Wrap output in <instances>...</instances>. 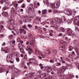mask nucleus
<instances>
[{"label": "nucleus", "mask_w": 79, "mask_h": 79, "mask_svg": "<svg viewBox=\"0 0 79 79\" xmlns=\"http://www.w3.org/2000/svg\"><path fill=\"white\" fill-rule=\"evenodd\" d=\"M40 77L41 79H52V76L50 75L48 73H44L40 75Z\"/></svg>", "instance_id": "1"}, {"label": "nucleus", "mask_w": 79, "mask_h": 79, "mask_svg": "<svg viewBox=\"0 0 79 79\" xmlns=\"http://www.w3.org/2000/svg\"><path fill=\"white\" fill-rule=\"evenodd\" d=\"M67 69V67L66 66H62L61 69L59 70L57 72V73H60V74H62V73H64L65 71Z\"/></svg>", "instance_id": "2"}, {"label": "nucleus", "mask_w": 79, "mask_h": 79, "mask_svg": "<svg viewBox=\"0 0 79 79\" xmlns=\"http://www.w3.org/2000/svg\"><path fill=\"white\" fill-rule=\"evenodd\" d=\"M51 27L55 29L56 31L58 29V26L57 25L55 24V22L53 21H51Z\"/></svg>", "instance_id": "3"}, {"label": "nucleus", "mask_w": 79, "mask_h": 79, "mask_svg": "<svg viewBox=\"0 0 79 79\" xmlns=\"http://www.w3.org/2000/svg\"><path fill=\"white\" fill-rule=\"evenodd\" d=\"M67 33L69 35H71L73 32V30L70 28H67Z\"/></svg>", "instance_id": "4"}, {"label": "nucleus", "mask_w": 79, "mask_h": 79, "mask_svg": "<svg viewBox=\"0 0 79 79\" xmlns=\"http://www.w3.org/2000/svg\"><path fill=\"white\" fill-rule=\"evenodd\" d=\"M35 23H41V18L40 17H37L35 18Z\"/></svg>", "instance_id": "5"}, {"label": "nucleus", "mask_w": 79, "mask_h": 79, "mask_svg": "<svg viewBox=\"0 0 79 79\" xmlns=\"http://www.w3.org/2000/svg\"><path fill=\"white\" fill-rule=\"evenodd\" d=\"M65 14H66V15H68V16H69L70 15H72V11L70 10H65Z\"/></svg>", "instance_id": "6"}, {"label": "nucleus", "mask_w": 79, "mask_h": 79, "mask_svg": "<svg viewBox=\"0 0 79 79\" xmlns=\"http://www.w3.org/2000/svg\"><path fill=\"white\" fill-rule=\"evenodd\" d=\"M4 52H5L6 53H10V49H9V47L7 46L4 48Z\"/></svg>", "instance_id": "7"}, {"label": "nucleus", "mask_w": 79, "mask_h": 79, "mask_svg": "<svg viewBox=\"0 0 79 79\" xmlns=\"http://www.w3.org/2000/svg\"><path fill=\"white\" fill-rule=\"evenodd\" d=\"M1 14L4 17H5V18L8 17V12H3Z\"/></svg>", "instance_id": "8"}, {"label": "nucleus", "mask_w": 79, "mask_h": 79, "mask_svg": "<svg viewBox=\"0 0 79 79\" xmlns=\"http://www.w3.org/2000/svg\"><path fill=\"white\" fill-rule=\"evenodd\" d=\"M16 41L15 40H13L12 41L10 40V45L12 47H14L15 45Z\"/></svg>", "instance_id": "9"}, {"label": "nucleus", "mask_w": 79, "mask_h": 79, "mask_svg": "<svg viewBox=\"0 0 79 79\" xmlns=\"http://www.w3.org/2000/svg\"><path fill=\"white\" fill-rule=\"evenodd\" d=\"M54 19L56 22L58 23V24H59V23H61V20L59 18H55Z\"/></svg>", "instance_id": "10"}, {"label": "nucleus", "mask_w": 79, "mask_h": 79, "mask_svg": "<svg viewBox=\"0 0 79 79\" xmlns=\"http://www.w3.org/2000/svg\"><path fill=\"white\" fill-rule=\"evenodd\" d=\"M55 8H58L60 6V2H58L55 4Z\"/></svg>", "instance_id": "11"}, {"label": "nucleus", "mask_w": 79, "mask_h": 79, "mask_svg": "<svg viewBox=\"0 0 79 79\" xmlns=\"http://www.w3.org/2000/svg\"><path fill=\"white\" fill-rule=\"evenodd\" d=\"M60 44H63L64 45H67V43L65 42L62 40H60Z\"/></svg>", "instance_id": "12"}, {"label": "nucleus", "mask_w": 79, "mask_h": 79, "mask_svg": "<svg viewBox=\"0 0 79 79\" xmlns=\"http://www.w3.org/2000/svg\"><path fill=\"white\" fill-rule=\"evenodd\" d=\"M52 70V68L51 67H48L47 68V73H50Z\"/></svg>", "instance_id": "13"}, {"label": "nucleus", "mask_w": 79, "mask_h": 79, "mask_svg": "<svg viewBox=\"0 0 79 79\" xmlns=\"http://www.w3.org/2000/svg\"><path fill=\"white\" fill-rule=\"evenodd\" d=\"M73 77L74 75L70 74L69 75L67 79H73Z\"/></svg>", "instance_id": "14"}, {"label": "nucleus", "mask_w": 79, "mask_h": 79, "mask_svg": "<svg viewBox=\"0 0 79 79\" xmlns=\"http://www.w3.org/2000/svg\"><path fill=\"white\" fill-rule=\"evenodd\" d=\"M25 76L27 77V78L28 79H30L31 78H32V76H31L30 74H28L25 75Z\"/></svg>", "instance_id": "15"}, {"label": "nucleus", "mask_w": 79, "mask_h": 79, "mask_svg": "<svg viewBox=\"0 0 79 79\" xmlns=\"http://www.w3.org/2000/svg\"><path fill=\"white\" fill-rule=\"evenodd\" d=\"M6 70V68H2L0 69V73H2Z\"/></svg>", "instance_id": "16"}, {"label": "nucleus", "mask_w": 79, "mask_h": 79, "mask_svg": "<svg viewBox=\"0 0 79 79\" xmlns=\"http://www.w3.org/2000/svg\"><path fill=\"white\" fill-rule=\"evenodd\" d=\"M59 30L60 31H61L62 32H64L65 31V30H64V28L63 27H60L59 28Z\"/></svg>", "instance_id": "17"}, {"label": "nucleus", "mask_w": 79, "mask_h": 79, "mask_svg": "<svg viewBox=\"0 0 79 79\" xmlns=\"http://www.w3.org/2000/svg\"><path fill=\"white\" fill-rule=\"evenodd\" d=\"M61 22H62V23H63L64 22H67V20L64 18V17H63V18H62V19H61Z\"/></svg>", "instance_id": "18"}, {"label": "nucleus", "mask_w": 79, "mask_h": 79, "mask_svg": "<svg viewBox=\"0 0 79 79\" xmlns=\"http://www.w3.org/2000/svg\"><path fill=\"white\" fill-rule=\"evenodd\" d=\"M11 12L12 14H16V13H17V10H12Z\"/></svg>", "instance_id": "19"}, {"label": "nucleus", "mask_w": 79, "mask_h": 79, "mask_svg": "<svg viewBox=\"0 0 79 79\" xmlns=\"http://www.w3.org/2000/svg\"><path fill=\"white\" fill-rule=\"evenodd\" d=\"M52 69L53 71H56L57 69V68L56 67V66L55 65H53L52 67Z\"/></svg>", "instance_id": "20"}, {"label": "nucleus", "mask_w": 79, "mask_h": 79, "mask_svg": "<svg viewBox=\"0 0 79 79\" xmlns=\"http://www.w3.org/2000/svg\"><path fill=\"white\" fill-rule=\"evenodd\" d=\"M34 45V43L32 42H31L30 43V45H29V46L30 47H33Z\"/></svg>", "instance_id": "21"}, {"label": "nucleus", "mask_w": 79, "mask_h": 79, "mask_svg": "<svg viewBox=\"0 0 79 79\" xmlns=\"http://www.w3.org/2000/svg\"><path fill=\"white\" fill-rule=\"evenodd\" d=\"M59 49L60 50H64V49H65V47L63 46H60L59 47Z\"/></svg>", "instance_id": "22"}, {"label": "nucleus", "mask_w": 79, "mask_h": 79, "mask_svg": "<svg viewBox=\"0 0 79 79\" xmlns=\"http://www.w3.org/2000/svg\"><path fill=\"white\" fill-rule=\"evenodd\" d=\"M9 24H14V21L12 19H10L9 21Z\"/></svg>", "instance_id": "23"}, {"label": "nucleus", "mask_w": 79, "mask_h": 79, "mask_svg": "<svg viewBox=\"0 0 79 79\" xmlns=\"http://www.w3.org/2000/svg\"><path fill=\"white\" fill-rule=\"evenodd\" d=\"M35 59H31L30 60V61L31 62V63H33L35 62Z\"/></svg>", "instance_id": "24"}, {"label": "nucleus", "mask_w": 79, "mask_h": 79, "mask_svg": "<svg viewBox=\"0 0 79 79\" xmlns=\"http://www.w3.org/2000/svg\"><path fill=\"white\" fill-rule=\"evenodd\" d=\"M24 30H25L23 29H20L19 32L20 34H22V33H23L24 31Z\"/></svg>", "instance_id": "25"}, {"label": "nucleus", "mask_w": 79, "mask_h": 79, "mask_svg": "<svg viewBox=\"0 0 79 79\" xmlns=\"http://www.w3.org/2000/svg\"><path fill=\"white\" fill-rule=\"evenodd\" d=\"M19 49L20 50L21 53H24V48H21Z\"/></svg>", "instance_id": "26"}, {"label": "nucleus", "mask_w": 79, "mask_h": 79, "mask_svg": "<svg viewBox=\"0 0 79 79\" xmlns=\"http://www.w3.org/2000/svg\"><path fill=\"white\" fill-rule=\"evenodd\" d=\"M26 10L27 13H29V11H30V7H28L26 9Z\"/></svg>", "instance_id": "27"}, {"label": "nucleus", "mask_w": 79, "mask_h": 79, "mask_svg": "<svg viewBox=\"0 0 79 79\" xmlns=\"http://www.w3.org/2000/svg\"><path fill=\"white\" fill-rule=\"evenodd\" d=\"M23 45V44L21 43H19L18 44V48H19V49L20 48H21V47H22V46Z\"/></svg>", "instance_id": "28"}, {"label": "nucleus", "mask_w": 79, "mask_h": 79, "mask_svg": "<svg viewBox=\"0 0 79 79\" xmlns=\"http://www.w3.org/2000/svg\"><path fill=\"white\" fill-rule=\"evenodd\" d=\"M12 60L11 58L10 57L8 56H7V61H10V60Z\"/></svg>", "instance_id": "29"}, {"label": "nucleus", "mask_w": 79, "mask_h": 79, "mask_svg": "<svg viewBox=\"0 0 79 79\" xmlns=\"http://www.w3.org/2000/svg\"><path fill=\"white\" fill-rule=\"evenodd\" d=\"M47 12V10H43L42 11L43 15H45L46 13Z\"/></svg>", "instance_id": "30"}, {"label": "nucleus", "mask_w": 79, "mask_h": 79, "mask_svg": "<svg viewBox=\"0 0 79 79\" xmlns=\"http://www.w3.org/2000/svg\"><path fill=\"white\" fill-rule=\"evenodd\" d=\"M74 22L75 23V24H77V23H79V21L77 19H75L74 20Z\"/></svg>", "instance_id": "31"}, {"label": "nucleus", "mask_w": 79, "mask_h": 79, "mask_svg": "<svg viewBox=\"0 0 79 79\" xmlns=\"http://www.w3.org/2000/svg\"><path fill=\"white\" fill-rule=\"evenodd\" d=\"M53 55H56L57 53V51L56 49H54L53 51Z\"/></svg>", "instance_id": "32"}, {"label": "nucleus", "mask_w": 79, "mask_h": 79, "mask_svg": "<svg viewBox=\"0 0 79 79\" xmlns=\"http://www.w3.org/2000/svg\"><path fill=\"white\" fill-rule=\"evenodd\" d=\"M7 9H8V7H7L6 6H4L2 8V10H3V11H5V10H7Z\"/></svg>", "instance_id": "33"}, {"label": "nucleus", "mask_w": 79, "mask_h": 79, "mask_svg": "<svg viewBox=\"0 0 79 79\" xmlns=\"http://www.w3.org/2000/svg\"><path fill=\"white\" fill-rule=\"evenodd\" d=\"M27 48H28V50H29V51H30V52H32L33 53V52H34L33 51V49H32L31 48H28V47H27Z\"/></svg>", "instance_id": "34"}, {"label": "nucleus", "mask_w": 79, "mask_h": 79, "mask_svg": "<svg viewBox=\"0 0 79 79\" xmlns=\"http://www.w3.org/2000/svg\"><path fill=\"white\" fill-rule=\"evenodd\" d=\"M28 37L31 38H31H32L33 35H32V34L29 33L28 35Z\"/></svg>", "instance_id": "35"}, {"label": "nucleus", "mask_w": 79, "mask_h": 79, "mask_svg": "<svg viewBox=\"0 0 79 79\" xmlns=\"http://www.w3.org/2000/svg\"><path fill=\"white\" fill-rule=\"evenodd\" d=\"M7 56H8L10 58H12V59L13 58V55L11 54H9Z\"/></svg>", "instance_id": "36"}, {"label": "nucleus", "mask_w": 79, "mask_h": 79, "mask_svg": "<svg viewBox=\"0 0 79 79\" xmlns=\"http://www.w3.org/2000/svg\"><path fill=\"white\" fill-rule=\"evenodd\" d=\"M30 75L31 76H32L33 75H34L35 74V72H30L29 73Z\"/></svg>", "instance_id": "37"}, {"label": "nucleus", "mask_w": 79, "mask_h": 79, "mask_svg": "<svg viewBox=\"0 0 79 79\" xmlns=\"http://www.w3.org/2000/svg\"><path fill=\"white\" fill-rule=\"evenodd\" d=\"M31 21H32V19L31 18H30L29 19H27L26 21H27V22H28V23H30Z\"/></svg>", "instance_id": "38"}, {"label": "nucleus", "mask_w": 79, "mask_h": 79, "mask_svg": "<svg viewBox=\"0 0 79 79\" xmlns=\"http://www.w3.org/2000/svg\"><path fill=\"white\" fill-rule=\"evenodd\" d=\"M76 65L77 67V68H78V69L79 70V63H76Z\"/></svg>", "instance_id": "39"}, {"label": "nucleus", "mask_w": 79, "mask_h": 79, "mask_svg": "<svg viewBox=\"0 0 79 79\" xmlns=\"http://www.w3.org/2000/svg\"><path fill=\"white\" fill-rule=\"evenodd\" d=\"M51 7H52L53 8H55V3H52L51 5Z\"/></svg>", "instance_id": "40"}, {"label": "nucleus", "mask_w": 79, "mask_h": 79, "mask_svg": "<svg viewBox=\"0 0 79 79\" xmlns=\"http://www.w3.org/2000/svg\"><path fill=\"white\" fill-rule=\"evenodd\" d=\"M38 31L40 32V33H42V29L40 28H39L38 29Z\"/></svg>", "instance_id": "41"}, {"label": "nucleus", "mask_w": 79, "mask_h": 79, "mask_svg": "<svg viewBox=\"0 0 79 79\" xmlns=\"http://www.w3.org/2000/svg\"><path fill=\"white\" fill-rule=\"evenodd\" d=\"M20 40H21V39L19 37H18L17 38V42H20Z\"/></svg>", "instance_id": "42"}, {"label": "nucleus", "mask_w": 79, "mask_h": 79, "mask_svg": "<svg viewBox=\"0 0 79 79\" xmlns=\"http://www.w3.org/2000/svg\"><path fill=\"white\" fill-rule=\"evenodd\" d=\"M35 10L34 8H30V11H34Z\"/></svg>", "instance_id": "43"}, {"label": "nucleus", "mask_w": 79, "mask_h": 79, "mask_svg": "<svg viewBox=\"0 0 79 79\" xmlns=\"http://www.w3.org/2000/svg\"><path fill=\"white\" fill-rule=\"evenodd\" d=\"M75 19H77L78 21H79V16H76V17L75 18Z\"/></svg>", "instance_id": "44"}, {"label": "nucleus", "mask_w": 79, "mask_h": 79, "mask_svg": "<svg viewBox=\"0 0 79 79\" xmlns=\"http://www.w3.org/2000/svg\"><path fill=\"white\" fill-rule=\"evenodd\" d=\"M56 66H60L61 65V63H60L59 62H57L56 64Z\"/></svg>", "instance_id": "45"}, {"label": "nucleus", "mask_w": 79, "mask_h": 79, "mask_svg": "<svg viewBox=\"0 0 79 79\" xmlns=\"http://www.w3.org/2000/svg\"><path fill=\"white\" fill-rule=\"evenodd\" d=\"M16 61H17V62H19V61L20 60L19 59V58H18V57L16 58Z\"/></svg>", "instance_id": "46"}, {"label": "nucleus", "mask_w": 79, "mask_h": 79, "mask_svg": "<svg viewBox=\"0 0 79 79\" xmlns=\"http://www.w3.org/2000/svg\"><path fill=\"white\" fill-rule=\"evenodd\" d=\"M10 25L9 24H8L6 26V27L7 29H10Z\"/></svg>", "instance_id": "47"}, {"label": "nucleus", "mask_w": 79, "mask_h": 79, "mask_svg": "<svg viewBox=\"0 0 79 79\" xmlns=\"http://www.w3.org/2000/svg\"><path fill=\"white\" fill-rule=\"evenodd\" d=\"M23 1H24V0H20L18 2V3H22V2H23Z\"/></svg>", "instance_id": "48"}, {"label": "nucleus", "mask_w": 79, "mask_h": 79, "mask_svg": "<svg viewBox=\"0 0 79 79\" xmlns=\"http://www.w3.org/2000/svg\"><path fill=\"white\" fill-rule=\"evenodd\" d=\"M27 26L28 27H29V28H31V27H32V25L30 24H28L27 25Z\"/></svg>", "instance_id": "49"}, {"label": "nucleus", "mask_w": 79, "mask_h": 79, "mask_svg": "<svg viewBox=\"0 0 79 79\" xmlns=\"http://www.w3.org/2000/svg\"><path fill=\"white\" fill-rule=\"evenodd\" d=\"M10 39H12L13 37V35H11L9 36Z\"/></svg>", "instance_id": "50"}, {"label": "nucleus", "mask_w": 79, "mask_h": 79, "mask_svg": "<svg viewBox=\"0 0 79 79\" xmlns=\"http://www.w3.org/2000/svg\"><path fill=\"white\" fill-rule=\"evenodd\" d=\"M25 4H23L22 5V8H25Z\"/></svg>", "instance_id": "51"}, {"label": "nucleus", "mask_w": 79, "mask_h": 79, "mask_svg": "<svg viewBox=\"0 0 79 79\" xmlns=\"http://www.w3.org/2000/svg\"><path fill=\"white\" fill-rule=\"evenodd\" d=\"M26 45H30L29 44V41H27L26 42Z\"/></svg>", "instance_id": "52"}, {"label": "nucleus", "mask_w": 79, "mask_h": 79, "mask_svg": "<svg viewBox=\"0 0 79 79\" xmlns=\"http://www.w3.org/2000/svg\"><path fill=\"white\" fill-rule=\"evenodd\" d=\"M23 29H27V28H26V25H23Z\"/></svg>", "instance_id": "53"}, {"label": "nucleus", "mask_w": 79, "mask_h": 79, "mask_svg": "<svg viewBox=\"0 0 79 79\" xmlns=\"http://www.w3.org/2000/svg\"><path fill=\"white\" fill-rule=\"evenodd\" d=\"M46 53L47 54H50V53H51V52L48 51H47Z\"/></svg>", "instance_id": "54"}, {"label": "nucleus", "mask_w": 79, "mask_h": 79, "mask_svg": "<svg viewBox=\"0 0 79 79\" xmlns=\"http://www.w3.org/2000/svg\"><path fill=\"white\" fill-rule=\"evenodd\" d=\"M32 63H31V62H28L27 63V65H28V66H30V64H31Z\"/></svg>", "instance_id": "55"}, {"label": "nucleus", "mask_w": 79, "mask_h": 79, "mask_svg": "<svg viewBox=\"0 0 79 79\" xmlns=\"http://www.w3.org/2000/svg\"><path fill=\"white\" fill-rule=\"evenodd\" d=\"M41 56H42V58H45V57H46V55H41Z\"/></svg>", "instance_id": "56"}, {"label": "nucleus", "mask_w": 79, "mask_h": 79, "mask_svg": "<svg viewBox=\"0 0 79 79\" xmlns=\"http://www.w3.org/2000/svg\"><path fill=\"white\" fill-rule=\"evenodd\" d=\"M49 35H50V36H51V37H52L53 36V34H52V33H50Z\"/></svg>", "instance_id": "57"}, {"label": "nucleus", "mask_w": 79, "mask_h": 79, "mask_svg": "<svg viewBox=\"0 0 79 79\" xmlns=\"http://www.w3.org/2000/svg\"><path fill=\"white\" fill-rule=\"evenodd\" d=\"M0 24H4V21H0Z\"/></svg>", "instance_id": "58"}, {"label": "nucleus", "mask_w": 79, "mask_h": 79, "mask_svg": "<svg viewBox=\"0 0 79 79\" xmlns=\"http://www.w3.org/2000/svg\"><path fill=\"white\" fill-rule=\"evenodd\" d=\"M32 52H31L30 51H28V53L29 54V55H31V54H32Z\"/></svg>", "instance_id": "59"}, {"label": "nucleus", "mask_w": 79, "mask_h": 79, "mask_svg": "<svg viewBox=\"0 0 79 79\" xmlns=\"http://www.w3.org/2000/svg\"><path fill=\"white\" fill-rule=\"evenodd\" d=\"M53 60H54V61H57V59H56V58L55 57H53Z\"/></svg>", "instance_id": "60"}, {"label": "nucleus", "mask_w": 79, "mask_h": 79, "mask_svg": "<svg viewBox=\"0 0 79 79\" xmlns=\"http://www.w3.org/2000/svg\"><path fill=\"white\" fill-rule=\"evenodd\" d=\"M9 71H10V69H9L8 70L6 71V74H7L8 73H9Z\"/></svg>", "instance_id": "61"}, {"label": "nucleus", "mask_w": 79, "mask_h": 79, "mask_svg": "<svg viewBox=\"0 0 79 79\" xmlns=\"http://www.w3.org/2000/svg\"><path fill=\"white\" fill-rule=\"evenodd\" d=\"M49 62L50 63H53V60H50Z\"/></svg>", "instance_id": "62"}, {"label": "nucleus", "mask_w": 79, "mask_h": 79, "mask_svg": "<svg viewBox=\"0 0 79 79\" xmlns=\"http://www.w3.org/2000/svg\"><path fill=\"white\" fill-rule=\"evenodd\" d=\"M59 36H62V35H63V34L60 33L59 34Z\"/></svg>", "instance_id": "63"}, {"label": "nucleus", "mask_w": 79, "mask_h": 79, "mask_svg": "<svg viewBox=\"0 0 79 79\" xmlns=\"http://www.w3.org/2000/svg\"><path fill=\"white\" fill-rule=\"evenodd\" d=\"M0 2L1 3H3V0H0Z\"/></svg>", "instance_id": "64"}]
</instances>
